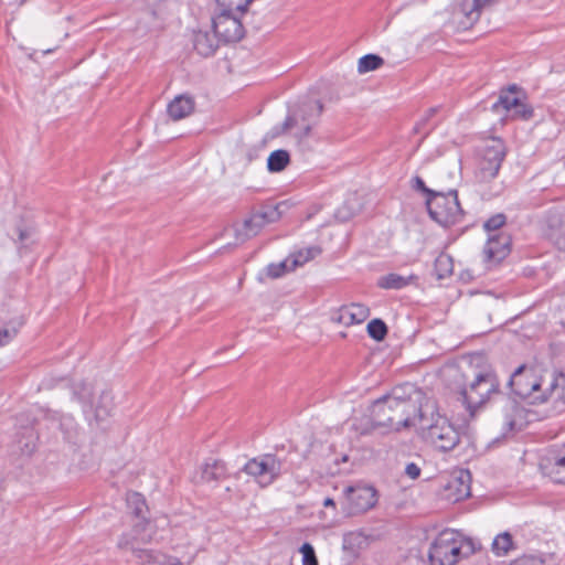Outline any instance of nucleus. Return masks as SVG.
<instances>
[{
    "mask_svg": "<svg viewBox=\"0 0 565 565\" xmlns=\"http://www.w3.org/2000/svg\"><path fill=\"white\" fill-rule=\"evenodd\" d=\"M422 393L415 385L405 383L376 399L371 407V417L375 426L399 430L417 426L420 414L433 411V403L422 404Z\"/></svg>",
    "mask_w": 565,
    "mask_h": 565,
    "instance_id": "nucleus-1",
    "label": "nucleus"
},
{
    "mask_svg": "<svg viewBox=\"0 0 565 565\" xmlns=\"http://www.w3.org/2000/svg\"><path fill=\"white\" fill-rule=\"evenodd\" d=\"M127 504L140 521L134 525L132 542H129L127 536L122 535L118 541V547L129 548L141 565H182L177 557L168 556L157 550L138 546L139 542L149 543L152 541V525L149 521H146L145 515L147 510L146 500L140 493L132 492L127 495Z\"/></svg>",
    "mask_w": 565,
    "mask_h": 565,
    "instance_id": "nucleus-2",
    "label": "nucleus"
},
{
    "mask_svg": "<svg viewBox=\"0 0 565 565\" xmlns=\"http://www.w3.org/2000/svg\"><path fill=\"white\" fill-rule=\"evenodd\" d=\"M476 542L455 530L441 531L429 548L430 565H456L477 551Z\"/></svg>",
    "mask_w": 565,
    "mask_h": 565,
    "instance_id": "nucleus-3",
    "label": "nucleus"
},
{
    "mask_svg": "<svg viewBox=\"0 0 565 565\" xmlns=\"http://www.w3.org/2000/svg\"><path fill=\"white\" fill-rule=\"evenodd\" d=\"M416 427L426 443L443 452L452 450L460 441L457 427L446 416L440 415L434 404L433 411L419 415Z\"/></svg>",
    "mask_w": 565,
    "mask_h": 565,
    "instance_id": "nucleus-4",
    "label": "nucleus"
},
{
    "mask_svg": "<svg viewBox=\"0 0 565 565\" xmlns=\"http://www.w3.org/2000/svg\"><path fill=\"white\" fill-rule=\"evenodd\" d=\"M233 0H216L220 12L212 19V26L220 41L225 43L238 42L244 36V26L239 15L245 13L254 0L239 6L232 4Z\"/></svg>",
    "mask_w": 565,
    "mask_h": 565,
    "instance_id": "nucleus-5",
    "label": "nucleus"
},
{
    "mask_svg": "<svg viewBox=\"0 0 565 565\" xmlns=\"http://www.w3.org/2000/svg\"><path fill=\"white\" fill-rule=\"evenodd\" d=\"M547 381L540 376L535 367L525 364L520 365L510 376L509 387L514 395L521 398H529L531 403H544L547 401L545 385Z\"/></svg>",
    "mask_w": 565,
    "mask_h": 565,
    "instance_id": "nucleus-6",
    "label": "nucleus"
},
{
    "mask_svg": "<svg viewBox=\"0 0 565 565\" xmlns=\"http://www.w3.org/2000/svg\"><path fill=\"white\" fill-rule=\"evenodd\" d=\"M426 206L429 216L444 227L452 226L463 217V210L456 190H449L446 193L436 191L431 198L426 199Z\"/></svg>",
    "mask_w": 565,
    "mask_h": 565,
    "instance_id": "nucleus-7",
    "label": "nucleus"
},
{
    "mask_svg": "<svg viewBox=\"0 0 565 565\" xmlns=\"http://www.w3.org/2000/svg\"><path fill=\"white\" fill-rule=\"evenodd\" d=\"M242 471L252 477L262 488L273 484L280 476L288 473L286 460L275 454H265L249 459Z\"/></svg>",
    "mask_w": 565,
    "mask_h": 565,
    "instance_id": "nucleus-8",
    "label": "nucleus"
},
{
    "mask_svg": "<svg viewBox=\"0 0 565 565\" xmlns=\"http://www.w3.org/2000/svg\"><path fill=\"white\" fill-rule=\"evenodd\" d=\"M499 386L500 382L493 372H480L469 386L461 391L462 401L470 413L473 414V409L484 404L492 395L501 394Z\"/></svg>",
    "mask_w": 565,
    "mask_h": 565,
    "instance_id": "nucleus-9",
    "label": "nucleus"
},
{
    "mask_svg": "<svg viewBox=\"0 0 565 565\" xmlns=\"http://www.w3.org/2000/svg\"><path fill=\"white\" fill-rule=\"evenodd\" d=\"M281 206L282 203L266 204L253 212L250 216L243 222L241 227L235 228L236 239L243 243L256 236L266 224L278 221L281 216Z\"/></svg>",
    "mask_w": 565,
    "mask_h": 565,
    "instance_id": "nucleus-10",
    "label": "nucleus"
},
{
    "mask_svg": "<svg viewBox=\"0 0 565 565\" xmlns=\"http://www.w3.org/2000/svg\"><path fill=\"white\" fill-rule=\"evenodd\" d=\"M323 105L320 100L308 99L298 105V107L287 116L284 121V129L288 130L292 127L301 129V137H308L312 127L317 124Z\"/></svg>",
    "mask_w": 565,
    "mask_h": 565,
    "instance_id": "nucleus-11",
    "label": "nucleus"
},
{
    "mask_svg": "<svg viewBox=\"0 0 565 565\" xmlns=\"http://www.w3.org/2000/svg\"><path fill=\"white\" fill-rule=\"evenodd\" d=\"M507 148L502 139L491 138L482 149L478 178L482 182L494 179L505 158Z\"/></svg>",
    "mask_w": 565,
    "mask_h": 565,
    "instance_id": "nucleus-12",
    "label": "nucleus"
},
{
    "mask_svg": "<svg viewBox=\"0 0 565 565\" xmlns=\"http://www.w3.org/2000/svg\"><path fill=\"white\" fill-rule=\"evenodd\" d=\"M349 514H360L372 509L377 502L376 490L366 484L350 486L344 491Z\"/></svg>",
    "mask_w": 565,
    "mask_h": 565,
    "instance_id": "nucleus-13",
    "label": "nucleus"
},
{
    "mask_svg": "<svg viewBox=\"0 0 565 565\" xmlns=\"http://www.w3.org/2000/svg\"><path fill=\"white\" fill-rule=\"evenodd\" d=\"M539 467L553 482L565 484V449H546L540 458Z\"/></svg>",
    "mask_w": 565,
    "mask_h": 565,
    "instance_id": "nucleus-14",
    "label": "nucleus"
},
{
    "mask_svg": "<svg viewBox=\"0 0 565 565\" xmlns=\"http://www.w3.org/2000/svg\"><path fill=\"white\" fill-rule=\"evenodd\" d=\"M495 1L497 0H456L452 15L463 29H468L479 20L482 9Z\"/></svg>",
    "mask_w": 565,
    "mask_h": 565,
    "instance_id": "nucleus-15",
    "label": "nucleus"
},
{
    "mask_svg": "<svg viewBox=\"0 0 565 565\" xmlns=\"http://www.w3.org/2000/svg\"><path fill=\"white\" fill-rule=\"evenodd\" d=\"M511 236L507 233L500 232L489 235L484 246L486 259L493 263H500L511 252Z\"/></svg>",
    "mask_w": 565,
    "mask_h": 565,
    "instance_id": "nucleus-16",
    "label": "nucleus"
},
{
    "mask_svg": "<svg viewBox=\"0 0 565 565\" xmlns=\"http://www.w3.org/2000/svg\"><path fill=\"white\" fill-rule=\"evenodd\" d=\"M471 475L468 470L457 471L446 486L449 499L461 501L470 495Z\"/></svg>",
    "mask_w": 565,
    "mask_h": 565,
    "instance_id": "nucleus-17",
    "label": "nucleus"
},
{
    "mask_svg": "<svg viewBox=\"0 0 565 565\" xmlns=\"http://www.w3.org/2000/svg\"><path fill=\"white\" fill-rule=\"evenodd\" d=\"M193 47L203 57L212 56L218 47V36L215 32L199 30L193 33Z\"/></svg>",
    "mask_w": 565,
    "mask_h": 565,
    "instance_id": "nucleus-18",
    "label": "nucleus"
},
{
    "mask_svg": "<svg viewBox=\"0 0 565 565\" xmlns=\"http://www.w3.org/2000/svg\"><path fill=\"white\" fill-rule=\"evenodd\" d=\"M370 316V309L362 303H351L350 306L342 307L339 310L337 321L345 324H360L364 322Z\"/></svg>",
    "mask_w": 565,
    "mask_h": 565,
    "instance_id": "nucleus-19",
    "label": "nucleus"
},
{
    "mask_svg": "<svg viewBox=\"0 0 565 565\" xmlns=\"http://www.w3.org/2000/svg\"><path fill=\"white\" fill-rule=\"evenodd\" d=\"M194 99L190 95H179L168 105V114L173 120H180L194 110Z\"/></svg>",
    "mask_w": 565,
    "mask_h": 565,
    "instance_id": "nucleus-20",
    "label": "nucleus"
},
{
    "mask_svg": "<svg viewBox=\"0 0 565 565\" xmlns=\"http://www.w3.org/2000/svg\"><path fill=\"white\" fill-rule=\"evenodd\" d=\"M518 90L519 87L515 84L501 90L498 100L492 105L491 109L495 113H499L501 109L510 113L514 107L519 106L518 104L521 102V98L515 96Z\"/></svg>",
    "mask_w": 565,
    "mask_h": 565,
    "instance_id": "nucleus-21",
    "label": "nucleus"
},
{
    "mask_svg": "<svg viewBox=\"0 0 565 565\" xmlns=\"http://www.w3.org/2000/svg\"><path fill=\"white\" fill-rule=\"evenodd\" d=\"M545 394H547V401L555 398L565 405V371L552 374L545 385Z\"/></svg>",
    "mask_w": 565,
    "mask_h": 565,
    "instance_id": "nucleus-22",
    "label": "nucleus"
},
{
    "mask_svg": "<svg viewBox=\"0 0 565 565\" xmlns=\"http://www.w3.org/2000/svg\"><path fill=\"white\" fill-rule=\"evenodd\" d=\"M226 477L225 463L221 460L212 459L206 461L201 470V479L204 482L218 481Z\"/></svg>",
    "mask_w": 565,
    "mask_h": 565,
    "instance_id": "nucleus-23",
    "label": "nucleus"
},
{
    "mask_svg": "<svg viewBox=\"0 0 565 565\" xmlns=\"http://www.w3.org/2000/svg\"><path fill=\"white\" fill-rule=\"evenodd\" d=\"M415 277L402 276L396 273H390L379 278L377 286L382 289L399 290L408 286Z\"/></svg>",
    "mask_w": 565,
    "mask_h": 565,
    "instance_id": "nucleus-24",
    "label": "nucleus"
},
{
    "mask_svg": "<svg viewBox=\"0 0 565 565\" xmlns=\"http://www.w3.org/2000/svg\"><path fill=\"white\" fill-rule=\"evenodd\" d=\"M320 253L321 249L317 246L297 250L288 257L290 258L289 267L295 270L297 267L303 266L306 263L317 257Z\"/></svg>",
    "mask_w": 565,
    "mask_h": 565,
    "instance_id": "nucleus-25",
    "label": "nucleus"
},
{
    "mask_svg": "<svg viewBox=\"0 0 565 565\" xmlns=\"http://www.w3.org/2000/svg\"><path fill=\"white\" fill-rule=\"evenodd\" d=\"M491 550L497 556H505L510 551L514 550L512 535L509 532L498 534L491 544Z\"/></svg>",
    "mask_w": 565,
    "mask_h": 565,
    "instance_id": "nucleus-26",
    "label": "nucleus"
},
{
    "mask_svg": "<svg viewBox=\"0 0 565 565\" xmlns=\"http://www.w3.org/2000/svg\"><path fill=\"white\" fill-rule=\"evenodd\" d=\"M290 161L288 151L278 149L273 151L267 159V168L270 172L282 171Z\"/></svg>",
    "mask_w": 565,
    "mask_h": 565,
    "instance_id": "nucleus-27",
    "label": "nucleus"
},
{
    "mask_svg": "<svg viewBox=\"0 0 565 565\" xmlns=\"http://www.w3.org/2000/svg\"><path fill=\"white\" fill-rule=\"evenodd\" d=\"M522 416V408L514 399H507V408L503 419V427L507 431H512L516 424V418Z\"/></svg>",
    "mask_w": 565,
    "mask_h": 565,
    "instance_id": "nucleus-28",
    "label": "nucleus"
},
{
    "mask_svg": "<svg viewBox=\"0 0 565 565\" xmlns=\"http://www.w3.org/2000/svg\"><path fill=\"white\" fill-rule=\"evenodd\" d=\"M38 434L33 427H25L22 438L18 440L19 448L23 455L30 456L35 450Z\"/></svg>",
    "mask_w": 565,
    "mask_h": 565,
    "instance_id": "nucleus-29",
    "label": "nucleus"
},
{
    "mask_svg": "<svg viewBox=\"0 0 565 565\" xmlns=\"http://www.w3.org/2000/svg\"><path fill=\"white\" fill-rule=\"evenodd\" d=\"M383 63H384V60L380 55L366 54L359 60L358 72L360 74H364V73L375 71L380 66H382Z\"/></svg>",
    "mask_w": 565,
    "mask_h": 565,
    "instance_id": "nucleus-30",
    "label": "nucleus"
},
{
    "mask_svg": "<svg viewBox=\"0 0 565 565\" xmlns=\"http://www.w3.org/2000/svg\"><path fill=\"white\" fill-rule=\"evenodd\" d=\"M366 544V537L360 532H349L343 536V548L355 553Z\"/></svg>",
    "mask_w": 565,
    "mask_h": 565,
    "instance_id": "nucleus-31",
    "label": "nucleus"
},
{
    "mask_svg": "<svg viewBox=\"0 0 565 565\" xmlns=\"http://www.w3.org/2000/svg\"><path fill=\"white\" fill-rule=\"evenodd\" d=\"M366 330L369 335L376 341L384 340L388 331L385 322L379 318L371 320L367 323Z\"/></svg>",
    "mask_w": 565,
    "mask_h": 565,
    "instance_id": "nucleus-32",
    "label": "nucleus"
},
{
    "mask_svg": "<svg viewBox=\"0 0 565 565\" xmlns=\"http://www.w3.org/2000/svg\"><path fill=\"white\" fill-rule=\"evenodd\" d=\"M507 223V216L503 213H497L492 216H490L484 223H483V230L489 235H493L495 233H500L499 231Z\"/></svg>",
    "mask_w": 565,
    "mask_h": 565,
    "instance_id": "nucleus-33",
    "label": "nucleus"
},
{
    "mask_svg": "<svg viewBox=\"0 0 565 565\" xmlns=\"http://www.w3.org/2000/svg\"><path fill=\"white\" fill-rule=\"evenodd\" d=\"M435 270L439 279H443L452 273V259L446 254H440L435 259Z\"/></svg>",
    "mask_w": 565,
    "mask_h": 565,
    "instance_id": "nucleus-34",
    "label": "nucleus"
},
{
    "mask_svg": "<svg viewBox=\"0 0 565 565\" xmlns=\"http://www.w3.org/2000/svg\"><path fill=\"white\" fill-rule=\"evenodd\" d=\"M290 258H286L279 263H271L266 267V274L268 277L276 279L284 276L286 273L292 271L290 267Z\"/></svg>",
    "mask_w": 565,
    "mask_h": 565,
    "instance_id": "nucleus-35",
    "label": "nucleus"
},
{
    "mask_svg": "<svg viewBox=\"0 0 565 565\" xmlns=\"http://www.w3.org/2000/svg\"><path fill=\"white\" fill-rule=\"evenodd\" d=\"M111 399L113 398L109 393L104 392L100 395L99 402L96 405V409H95V416L98 420H102L105 417H107L108 415H110V412L113 409Z\"/></svg>",
    "mask_w": 565,
    "mask_h": 565,
    "instance_id": "nucleus-36",
    "label": "nucleus"
},
{
    "mask_svg": "<svg viewBox=\"0 0 565 565\" xmlns=\"http://www.w3.org/2000/svg\"><path fill=\"white\" fill-rule=\"evenodd\" d=\"M299 552L302 555V565H318L316 551L310 543H303L300 546Z\"/></svg>",
    "mask_w": 565,
    "mask_h": 565,
    "instance_id": "nucleus-37",
    "label": "nucleus"
},
{
    "mask_svg": "<svg viewBox=\"0 0 565 565\" xmlns=\"http://www.w3.org/2000/svg\"><path fill=\"white\" fill-rule=\"evenodd\" d=\"M518 105L509 113L513 118L527 120L533 117V108L530 105L522 99Z\"/></svg>",
    "mask_w": 565,
    "mask_h": 565,
    "instance_id": "nucleus-38",
    "label": "nucleus"
},
{
    "mask_svg": "<svg viewBox=\"0 0 565 565\" xmlns=\"http://www.w3.org/2000/svg\"><path fill=\"white\" fill-rule=\"evenodd\" d=\"M60 428L63 430L65 439H67V440L73 439V437L75 435V430H76L75 423H74L73 418H71V417L63 418L60 422Z\"/></svg>",
    "mask_w": 565,
    "mask_h": 565,
    "instance_id": "nucleus-39",
    "label": "nucleus"
},
{
    "mask_svg": "<svg viewBox=\"0 0 565 565\" xmlns=\"http://www.w3.org/2000/svg\"><path fill=\"white\" fill-rule=\"evenodd\" d=\"M18 333V327L0 329V347L8 344Z\"/></svg>",
    "mask_w": 565,
    "mask_h": 565,
    "instance_id": "nucleus-40",
    "label": "nucleus"
},
{
    "mask_svg": "<svg viewBox=\"0 0 565 565\" xmlns=\"http://www.w3.org/2000/svg\"><path fill=\"white\" fill-rule=\"evenodd\" d=\"M414 182H415V188L418 190V191H422L423 193L426 194V199L427 198H431L436 191L429 189L426 186L424 180L420 178V177H415L414 178Z\"/></svg>",
    "mask_w": 565,
    "mask_h": 565,
    "instance_id": "nucleus-41",
    "label": "nucleus"
},
{
    "mask_svg": "<svg viewBox=\"0 0 565 565\" xmlns=\"http://www.w3.org/2000/svg\"><path fill=\"white\" fill-rule=\"evenodd\" d=\"M405 473L411 479H417L420 476V468L416 463L411 462L406 466Z\"/></svg>",
    "mask_w": 565,
    "mask_h": 565,
    "instance_id": "nucleus-42",
    "label": "nucleus"
},
{
    "mask_svg": "<svg viewBox=\"0 0 565 565\" xmlns=\"http://www.w3.org/2000/svg\"><path fill=\"white\" fill-rule=\"evenodd\" d=\"M437 107L429 108L425 117L420 120V122L417 124L416 129L419 130V127L424 126L429 120V118H431L437 113Z\"/></svg>",
    "mask_w": 565,
    "mask_h": 565,
    "instance_id": "nucleus-43",
    "label": "nucleus"
},
{
    "mask_svg": "<svg viewBox=\"0 0 565 565\" xmlns=\"http://www.w3.org/2000/svg\"><path fill=\"white\" fill-rule=\"evenodd\" d=\"M337 217H339L341 221H348L350 217H352V213H347L343 207L338 211Z\"/></svg>",
    "mask_w": 565,
    "mask_h": 565,
    "instance_id": "nucleus-44",
    "label": "nucleus"
},
{
    "mask_svg": "<svg viewBox=\"0 0 565 565\" xmlns=\"http://www.w3.org/2000/svg\"><path fill=\"white\" fill-rule=\"evenodd\" d=\"M18 233H19V239L21 242L25 241L29 236H30V233L28 230H22V228H19L18 230Z\"/></svg>",
    "mask_w": 565,
    "mask_h": 565,
    "instance_id": "nucleus-45",
    "label": "nucleus"
},
{
    "mask_svg": "<svg viewBox=\"0 0 565 565\" xmlns=\"http://www.w3.org/2000/svg\"><path fill=\"white\" fill-rule=\"evenodd\" d=\"M323 507H326V508H328V507L334 508L335 507V502L331 498H326L324 501H323Z\"/></svg>",
    "mask_w": 565,
    "mask_h": 565,
    "instance_id": "nucleus-46",
    "label": "nucleus"
},
{
    "mask_svg": "<svg viewBox=\"0 0 565 565\" xmlns=\"http://www.w3.org/2000/svg\"><path fill=\"white\" fill-rule=\"evenodd\" d=\"M248 0H234L232 1V4L239 6L241 3H246Z\"/></svg>",
    "mask_w": 565,
    "mask_h": 565,
    "instance_id": "nucleus-47",
    "label": "nucleus"
},
{
    "mask_svg": "<svg viewBox=\"0 0 565 565\" xmlns=\"http://www.w3.org/2000/svg\"><path fill=\"white\" fill-rule=\"evenodd\" d=\"M561 236L565 239V224L561 227Z\"/></svg>",
    "mask_w": 565,
    "mask_h": 565,
    "instance_id": "nucleus-48",
    "label": "nucleus"
},
{
    "mask_svg": "<svg viewBox=\"0 0 565 565\" xmlns=\"http://www.w3.org/2000/svg\"><path fill=\"white\" fill-rule=\"evenodd\" d=\"M551 227L553 228L555 226V224L553 223V221H551Z\"/></svg>",
    "mask_w": 565,
    "mask_h": 565,
    "instance_id": "nucleus-49",
    "label": "nucleus"
},
{
    "mask_svg": "<svg viewBox=\"0 0 565 565\" xmlns=\"http://www.w3.org/2000/svg\"><path fill=\"white\" fill-rule=\"evenodd\" d=\"M25 0H22V2H24Z\"/></svg>",
    "mask_w": 565,
    "mask_h": 565,
    "instance_id": "nucleus-50",
    "label": "nucleus"
}]
</instances>
